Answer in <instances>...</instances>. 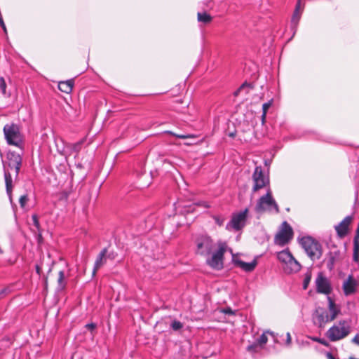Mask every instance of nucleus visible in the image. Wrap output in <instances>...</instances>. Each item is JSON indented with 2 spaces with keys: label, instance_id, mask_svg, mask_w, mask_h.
<instances>
[{
  "label": "nucleus",
  "instance_id": "nucleus-1",
  "mask_svg": "<svg viewBox=\"0 0 359 359\" xmlns=\"http://www.w3.org/2000/svg\"><path fill=\"white\" fill-rule=\"evenodd\" d=\"M194 243L196 254L207 257V265L215 270H221L224 267V256L228 247L226 242L219 241L215 243L210 236L201 234L196 238Z\"/></svg>",
  "mask_w": 359,
  "mask_h": 359
},
{
  "label": "nucleus",
  "instance_id": "nucleus-2",
  "mask_svg": "<svg viewBox=\"0 0 359 359\" xmlns=\"http://www.w3.org/2000/svg\"><path fill=\"white\" fill-rule=\"evenodd\" d=\"M351 332V326L348 321L341 320L335 323L325 332V337L331 342H335L344 339Z\"/></svg>",
  "mask_w": 359,
  "mask_h": 359
},
{
  "label": "nucleus",
  "instance_id": "nucleus-3",
  "mask_svg": "<svg viewBox=\"0 0 359 359\" xmlns=\"http://www.w3.org/2000/svg\"><path fill=\"white\" fill-rule=\"evenodd\" d=\"M3 130L8 144L22 149L23 137L18 124L14 123H7L4 126Z\"/></svg>",
  "mask_w": 359,
  "mask_h": 359
},
{
  "label": "nucleus",
  "instance_id": "nucleus-4",
  "mask_svg": "<svg viewBox=\"0 0 359 359\" xmlns=\"http://www.w3.org/2000/svg\"><path fill=\"white\" fill-rule=\"evenodd\" d=\"M255 210L258 213L264 212H274L276 213L279 212L278 205L276 201L273 199L270 189L267 190V192L265 195L260 197L257 201Z\"/></svg>",
  "mask_w": 359,
  "mask_h": 359
},
{
  "label": "nucleus",
  "instance_id": "nucleus-5",
  "mask_svg": "<svg viewBox=\"0 0 359 359\" xmlns=\"http://www.w3.org/2000/svg\"><path fill=\"white\" fill-rule=\"evenodd\" d=\"M299 243L311 259H318L322 256L321 245L311 237L302 238Z\"/></svg>",
  "mask_w": 359,
  "mask_h": 359
},
{
  "label": "nucleus",
  "instance_id": "nucleus-6",
  "mask_svg": "<svg viewBox=\"0 0 359 359\" xmlns=\"http://www.w3.org/2000/svg\"><path fill=\"white\" fill-rule=\"evenodd\" d=\"M248 209L245 208L244 210L238 213H234L229 222L226 225V229L228 231H240L245 226V222L248 217Z\"/></svg>",
  "mask_w": 359,
  "mask_h": 359
},
{
  "label": "nucleus",
  "instance_id": "nucleus-7",
  "mask_svg": "<svg viewBox=\"0 0 359 359\" xmlns=\"http://www.w3.org/2000/svg\"><path fill=\"white\" fill-rule=\"evenodd\" d=\"M293 237V231L290 225L287 222H283L280 230L277 233L274 238V243L280 246H284Z\"/></svg>",
  "mask_w": 359,
  "mask_h": 359
},
{
  "label": "nucleus",
  "instance_id": "nucleus-8",
  "mask_svg": "<svg viewBox=\"0 0 359 359\" xmlns=\"http://www.w3.org/2000/svg\"><path fill=\"white\" fill-rule=\"evenodd\" d=\"M252 179L253 181L252 191L253 193L264 188L269 184V179L264 175L263 170L261 166L255 167Z\"/></svg>",
  "mask_w": 359,
  "mask_h": 359
},
{
  "label": "nucleus",
  "instance_id": "nucleus-9",
  "mask_svg": "<svg viewBox=\"0 0 359 359\" xmlns=\"http://www.w3.org/2000/svg\"><path fill=\"white\" fill-rule=\"evenodd\" d=\"M7 158L8 161V165L10 168H14L15 172V178L18 177L22 163V158L20 154L15 152V151H8L7 154Z\"/></svg>",
  "mask_w": 359,
  "mask_h": 359
},
{
  "label": "nucleus",
  "instance_id": "nucleus-10",
  "mask_svg": "<svg viewBox=\"0 0 359 359\" xmlns=\"http://www.w3.org/2000/svg\"><path fill=\"white\" fill-rule=\"evenodd\" d=\"M317 292L322 294H329L332 291V287L329 280L322 273H319L316 280Z\"/></svg>",
  "mask_w": 359,
  "mask_h": 359
},
{
  "label": "nucleus",
  "instance_id": "nucleus-11",
  "mask_svg": "<svg viewBox=\"0 0 359 359\" xmlns=\"http://www.w3.org/2000/svg\"><path fill=\"white\" fill-rule=\"evenodd\" d=\"M352 219V216H346L339 224L334 226L338 237L342 238L347 235Z\"/></svg>",
  "mask_w": 359,
  "mask_h": 359
},
{
  "label": "nucleus",
  "instance_id": "nucleus-12",
  "mask_svg": "<svg viewBox=\"0 0 359 359\" xmlns=\"http://www.w3.org/2000/svg\"><path fill=\"white\" fill-rule=\"evenodd\" d=\"M358 286V282L355 280L353 276H348V278L343 284V290L346 296L350 295L355 292Z\"/></svg>",
  "mask_w": 359,
  "mask_h": 359
},
{
  "label": "nucleus",
  "instance_id": "nucleus-13",
  "mask_svg": "<svg viewBox=\"0 0 359 359\" xmlns=\"http://www.w3.org/2000/svg\"><path fill=\"white\" fill-rule=\"evenodd\" d=\"M341 259V251L338 249H334L329 252L327 255V268L332 271L337 262Z\"/></svg>",
  "mask_w": 359,
  "mask_h": 359
},
{
  "label": "nucleus",
  "instance_id": "nucleus-14",
  "mask_svg": "<svg viewBox=\"0 0 359 359\" xmlns=\"http://www.w3.org/2000/svg\"><path fill=\"white\" fill-rule=\"evenodd\" d=\"M283 268L285 273L291 274L299 272L302 269V266L299 262L293 257L283 265Z\"/></svg>",
  "mask_w": 359,
  "mask_h": 359
},
{
  "label": "nucleus",
  "instance_id": "nucleus-15",
  "mask_svg": "<svg viewBox=\"0 0 359 359\" xmlns=\"http://www.w3.org/2000/svg\"><path fill=\"white\" fill-rule=\"evenodd\" d=\"M328 316L329 313L326 311H323L321 313L317 311L313 318L314 324L320 328L324 327L326 323L331 322Z\"/></svg>",
  "mask_w": 359,
  "mask_h": 359
},
{
  "label": "nucleus",
  "instance_id": "nucleus-16",
  "mask_svg": "<svg viewBox=\"0 0 359 359\" xmlns=\"http://www.w3.org/2000/svg\"><path fill=\"white\" fill-rule=\"evenodd\" d=\"M328 309H329V318L331 321L334 320L337 316L341 313L339 306H337L331 297H328Z\"/></svg>",
  "mask_w": 359,
  "mask_h": 359
},
{
  "label": "nucleus",
  "instance_id": "nucleus-17",
  "mask_svg": "<svg viewBox=\"0 0 359 359\" xmlns=\"http://www.w3.org/2000/svg\"><path fill=\"white\" fill-rule=\"evenodd\" d=\"M107 252V249L104 248L98 255L96 258V260L94 264V267L93 270V276H95L97 271V270L102 266L106 262V255Z\"/></svg>",
  "mask_w": 359,
  "mask_h": 359
},
{
  "label": "nucleus",
  "instance_id": "nucleus-18",
  "mask_svg": "<svg viewBox=\"0 0 359 359\" xmlns=\"http://www.w3.org/2000/svg\"><path fill=\"white\" fill-rule=\"evenodd\" d=\"M4 179H5V183H6V193L9 197L11 202H12L13 180H12L11 175L8 170H6V167H5L4 164Z\"/></svg>",
  "mask_w": 359,
  "mask_h": 359
},
{
  "label": "nucleus",
  "instance_id": "nucleus-19",
  "mask_svg": "<svg viewBox=\"0 0 359 359\" xmlns=\"http://www.w3.org/2000/svg\"><path fill=\"white\" fill-rule=\"evenodd\" d=\"M74 82L73 79L60 81L58 83V88L60 91L65 93H70L72 91Z\"/></svg>",
  "mask_w": 359,
  "mask_h": 359
},
{
  "label": "nucleus",
  "instance_id": "nucleus-20",
  "mask_svg": "<svg viewBox=\"0 0 359 359\" xmlns=\"http://www.w3.org/2000/svg\"><path fill=\"white\" fill-rule=\"evenodd\" d=\"M257 261L253 260L251 262H245L242 260H238L236 264L246 272L252 271L257 266Z\"/></svg>",
  "mask_w": 359,
  "mask_h": 359
},
{
  "label": "nucleus",
  "instance_id": "nucleus-21",
  "mask_svg": "<svg viewBox=\"0 0 359 359\" xmlns=\"http://www.w3.org/2000/svg\"><path fill=\"white\" fill-rule=\"evenodd\" d=\"M278 260L283 264H286L293 256L289 250H283L278 254Z\"/></svg>",
  "mask_w": 359,
  "mask_h": 359
},
{
  "label": "nucleus",
  "instance_id": "nucleus-22",
  "mask_svg": "<svg viewBox=\"0 0 359 359\" xmlns=\"http://www.w3.org/2000/svg\"><path fill=\"white\" fill-rule=\"evenodd\" d=\"M245 88H248L245 92V94L250 93V91L254 88V85L252 83L244 82L234 93L233 95L237 97Z\"/></svg>",
  "mask_w": 359,
  "mask_h": 359
},
{
  "label": "nucleus",
  "instance_id": "nucleus-23",
  "mask_svg": "<svg viewBox=\"0 0 359 359\" xmlns=\"http://www.w3.org/2000/svg\"><path fill=\"white\" fill-rule=\"evenodd\" d=\"M66 285L67 282L65 280V272L63 271H60L57 278V290L62 291L65 290Z\"/></svg>",
  "mask_w": 359,
  "mask_h": 359
},
{
  "label": "nucleus",
  "instance_id": "nucleus-24",
  "mask_svg": "<svg viewBox=\"0 0 359 359\" xmlns=\"http://www.w3.org/2000/svg\"><path fill=\"white\" fill-rule=\"evenodd\" d=\"M197 18L198 22L204 24H208L212 20V17L206 12L198 13Z\"/></svg>",
  "mask_w": 359,
  "mask_h": 359
},
{
  "label": "nucleus",
  "instance_id": "nucleus-25",
  "mask_svg": "<svg viewBox=\"0 0 359 359\" xmlns=\"http://www.w3.org/2000/svg\"><path fill=\"white\" fill-rule=\"evenodd\" d=\"M300 1H299L296 5L295 10L294 11L292 22L293 24H297L300 18Z\"/></svg>",
  "mask_w": 359,
  "mask_h": 359
},
{
  "label": "nucleus",
  "instance_id": "nucleus-26",
  "mask_svg": "<svg viewBox=\"0 0 359 359\" xmlns=\"http://www.w3.org/2000/svg\"><path fill=\"white\" fill-rule=\"evenodd\" d=\"M270 334L273 335V333L272 332L266 331L264 332L256 341V342L259 345L260 347H262L265 345L268 341V338L266 334Z\"/></svg>",
  "mask_w": 359,
  "mask_h": 359
},
{
  "label": "nucleus",
  "instance_id": "nucleus-27",
  "mask_svg": "<svg viewBox=\"0 0 359 359\" xmlns=\"http://www.w3.org/2000/svg\"><path fill=\"white\" fill-rule=\"evenodd\" d=\"M7 86L4 77L0 76V89L4 96L10 97L11 93L6 92Z\"/></svg>",
  "mask_w": 359,
  "mask_h": 359
},
{
  "label": "nucleus",
  "instance_id": "nucleus-28",
  "mask_svg": "<svg viewBox=\"0 0 359 359\" xmlns=\"http://www.w3.org/2000/svg\"><path fill=\"white\" fill-rule=\"evenodd\" d=\"M32 219L33 224H34V227L36 228L37 232L39 233V235L41 236V229L38 216L35 214L32 215Z\"/></svg>",
  "mask_w": 359,
  "mask_h": 359
},
{
  "label": "nucleus",
  "instance_id": "nucleus-29",
  "mask_svg": "<svg viewBox=\"0 0 359 359\" xmlns=\"http://www.w3.org/2000/svg\"><path fill=\"white\" fill-rule=\"evenodd\" d=\"M262 347L259 346V345L255 342L252 344L249 345L247 347V351L250 353H257Z\"/></svg>",
  "mask_w": 359,
  "mask_h": 359
},
{
  "label": "nucleus",
  "instance_id": "nucleus-30",
  "mask_svg": "<svg viewBox=\"0 0 359 359\" xmlns=\"http://www.w3.org/2000/svg\"><path fill=\"white\" fill-rule=\"evenodd\" d=\"M311 280V273L310 272H308L305 274V277H304V281H303V289L304 290H306L309 283H310V281Z\"/></svg>",
  "mask_w": 359,
  "mask_h": 359
},
{
  "label": "nucleus",
  "instance_id": "nucleus-31",
  "mask_svg": "<svg viewBox=\"0 0 359 359\" xmlns=\"http://www.w3.org/2000/svg\"><path fill=\"white\" fill-rule=\"evenodd\" d=\"M165 133H168V134H170L172 136H175L179 139H182V140H185V139H188V138H190L192 136L190 135H188V134H176V133H172V131H165Z\"/></svg>",
  "mask_w": 359,
  "mask_h": 359
},
{
  "label": "nucleus",
  "instance_id": "nucleus-32",
  "mask_svg": "<svg viewBox=\"0 0 359 359\" xmlns=\"http://www.w3.org/2000/svg\"><path fill=\"white\" fill-rule=\"evenodd\" d=\"M170 327L171 328L175 330V331H177V330H180V329H182L183 327V324L177 320H174L171 324H170Z\"/></svg>",
  "mask_w": 359,
  "mask_h": 359
},
{
  "label": "nucleus",
  "instance_id": "nucleus-33",
  "mask_svg": "<svg viewBox=\"0 0 359 359\" xmlns=\"http://www.w3.org/2000/svg\"><path fill=\"white\" fill-rule=\"evenodd\" d=\"M212 218L215 220V223L219 226H222L225 221V218L219 215H214L212 216Z\"/></svg>",
  "mask_w": 359,
  "mask_h": 359
},
{
  "label": "nucleus",
  "instance_id": "nucleus-34",
  "mask_svg": "<svg viewBox=\"0 0 359 359\" xmlns=\"http://www.w3.org/2000/svg\"><path fill=\"white\" fill-rule=\"evenodd\" d=\"M29 198L27 194H24L20 196L19 199L20 205L22 208L25 207L26 203H27Z\"/></svg>",
  "mask_w": 359,
  "mask_h": 359
},
{
  "label": "nucleus",
  "instance_id": "nucleus-35",
  "mask_svg": "<svg viewBox=\"0 0 359 359\" xmlns=\"http://www.w3.org/2000/svg\"><path fill=\"white\" fill-rule=\"evenodd\" d=\"M273 100H269V102L264 103L262 105V113H266L268 109L272 105Z\"/></svg>",
  "mask_w": 359,
  "mask_h": 359
},
{
  "label": "nucleus",
  "instance_id": "nucleus-36",
  "mask_svg": "<svg viewBox=\"0 0 359 359\" xmlns=\"http://www.w3.org/2000/svg\"><path fill=\"white\" fill-rule=\"evenodd\" d=\"M83 141H80V142H78L75 144H73L72 146V149L75 151V152H79L81 148V145L83 144Z\"/></svg>",
  "mask_w": 359,
  "mask_h": 359
},
{
  "label": "nucleus",
  "instance_id": "nucleus-37",
  "mask_svg": "<svg viewBox=\"0 0 359 359\" xmlns=\"http://www.w3.org/2000/svg\"><path fill=\"white\" fill-rule=\"evenodd\" d=\"M313 341H317V342H318V343H320V344H323L324 346H327L328 345L327 342L324 339L316 337V338H313Z\"/></svg>",
  "mask_w": 359,
  "mask_h": 359
},
{
  "label": "nucleus",
  "instance_id": "nucleus-38",
  "mask_svg": "<svg viewBox=\"0 0 359 359\" xmlns=\"http://www.w3.org/2000/svg\"><path fill=\"white\" fill-rule=\"evenodd\" d=\"M196 205H198V206L204 207L205 208H210V205H208V203L205 201H201V202L197 203H196Z\"/></svg>",
  "mask_w": 359,
  "mask_h": 359
},
{
  "label": "nucleus",
  "instance_id": "nucleus-39",
  "mask_svg": "<svg viewBox=\"0 0 359 359\" xmlns=\"http://www.w3.org/2000/svg\"><path fill=\"white\" fill-rule=\"evenodd\" d=\"M352 342L357 344V345H359V334H357L353 339H352Z\"/></svg>",
  "mask_w": 359,
  "mask_h": 359
},
{
  "label": "nucleus",
  "instance_id": "nucleus-40",
  "mask_svg": "<svg viewBox=\"0 0 359 359\" xmlns=\"http://www.w3.org/2000/svg\"><path fill=\"white\" fill-rule=\"evenodd\" d=\"M86 327L88 330H93L95 328L96 325H95V324H94V323H88V324H87V325H86Z\"/></svg>",
  "mask_w": 359,
  "mask_h": 359
},
{
  "label": "nucleus",
  "instance_id": "nucleus-41",
  "mask_svg": "<svg viewBox=\"0 0 359 359\" xmlns=\"http://www.w3.org/2000/svg\"><path fill=\"white\" fill-rule=\"evenodd\" d=\"M6 289H3L0 290V299L4 298L6 294Z\"/></svg>",
  "mask_w": 359,
  "mask_h": 359
},
{
  "label": "nucleus",
  "instance_id": "nucleus-42",
  "mask_svg": "<svg viewBox=\"0 0 359 359\" xmlns=\"http://www.w3.org/2000/svg\"><path fill=\"white\" fill-rule=\"evenodd\" d=\"M291 340H292V338H291V335L289 332L287 333V340H286V344L287 345L290 344L291 343Z\"/></svg>",
  "mask_w": 359,
  "mask_h": 359
},
{
  "label": "nucleus",
  "instance_id": "nucleus-43",
  "mask_svg": "<svg viewBox=\"0 0 359 359\" xmlns=\"http://www.w3.org/2000/svg\"><path fill=\"white\" fill-rule=\"evenodd\" d=\"M36 271L40 276L41 273V268L39 265H36Z\"/></svg>",
  "mask_w": 359,
  "mask_h": 359
},
{
  "label": "nucleus",
  "instance_id": "nucleus-44",
  "mask_svg": "<svg viewBox=\"0 0 359 359\" xmlns=\"http://www.w3.org/2000/svg\"><path fill=\"white\" fill-rule=\"evenodd\" d=\"M266 116V113H262V124H264L265 123Z\"/></svg>",
  "mask_w": 359,
  "mask_h": 359
},
{
  "label": "nucleus",
  "instance_id": "nucleus-45",
  "mask_svg": "<svg viewBox=\"0 0 359 359\" xmlns=\"http://www.w3.org/2000/svg\"><path fill=\"white\" fill-rule=\"evenodd\" d=\"M224 313L229 314V313H232L233 312L231 309H226L224 310Z\"/></svg>",
  "mask_w": 359,
  "mask_h": 359
},
{
  "label": "nucleus",
  "instance_id": "nucleus-46",
  "mask_svg": "<svg viewBox=\"0 0 359 359\" xmlns=\"http://www.w3.org/2000/svg\"><path fill=\"white\" fill-rule=\"evenodd\" d=\"M0 26L4 29V32L6 33V25L4 22H3V24H0Z\"/></svg>",
  "mask_w": 359,
  "mask_h": 359
},
{
  "label": "nucleus",
  "instance_id": "nucleus-47",
  "mask_svg": "<svg viewBox=\"0 0 359 359\" xmlns=\"http://www.w3.org/2000/svg\"><path fill=\"white\" fill-rule=\"evenodd\" d=\"M327 357L329 359H335L331 353H328Z\"/></svg>",
  "mask_w": 359,
  "mask_h": 359
},
{
  "label": "nucleus",
  "instance_id": "nucleus-48",
  "mask_svg": "<svg viewBox=\"0 0 359 359\" xmlns=\"http://www.w3.org/2000/svg\"><path fill=\"white\" fill-rule=\"evenodd\" d=\"M248 90V88H245L243 92H244L245 93L246 90Z\"/></svg>",
  "mask_w": 359,
  "mask_h": 359
},
{
  "label": "nucleus",
  "instance_id": "nucleus-49",
  "mask_svg": "<svg viewBox=\"0 0 359 359\" xmlns=\"http://www.w3.org/2000/svg\"><path fill=\"white\" fill-rule=\"evenodd\" d=\"M108 257L109 258H111V255H108ZM114 257H111V259H113Z\"/></svg>",
  "mask_w": 359,
  "mask_h": 359
}]
</instances>
